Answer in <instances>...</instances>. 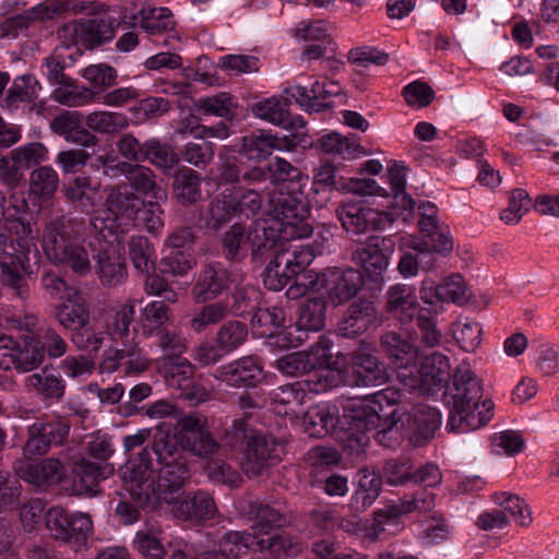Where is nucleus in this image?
I'll use <instances>...</instances> for the list:
<instances>
[{
  "label": "nucleus",
  "mask_w": 559,
  "mask_h": 559,
  "mask_svg": "<svg viewBox=\"0 0 559 559\" xmlns=\"http://www.w3.org/2000/svg\"><path fill=\"white\" fill-rule=\"evenodd\" d=\"M126 490L142 509H158L171 503L190 484L192 474L189 460L160 464L154 477L153 460L148 448L127 462L119 471Z\"/></svg>",
  "instance_id": "1"
},
{
  "label": "nucleus",
  "mask_w": 559,
  "mask_h": 559,
  "mask_svg": "<svg viewBox=\"0 0 559 559\" xmlns=\"http://www.w3.org/2000/svg\"><path fill=\"white\" fill-rule=\"evenodd\" d=\"M483 388L469 364L463 361L454 369L452 385L444 393L445 404L450 408L447 428L452 432L465 433L480 428L490 421L493 415V402L485 400L481 409L478 402Z\"/></svg>",
  "instance_id": "2"
},
{
  "label": "nucleus",
  "mask_w": 559,
  "mask_h": 559,
  "mask_svg": "<svg viewBox=\"0 0 559 559\" xmlns=\"http://www.w3.org/2000/svg\"><path fill=\"white\" fill-rule=\"evenodd\" d=\"M59 212L51 205L46 216L44 251L55 265L69 269L79 276H85L92 271V263L87 248L79 240L83 222Z\"/></svg>",
  "instance_id": "3"
},
{
  "label": "nucleus",
  "mask_w": 559,
  "mask_h": 559,
  "mask_svg": "<svg viewBox=\"0 0 559 559\" xmlns=\"http://www.w3.org/2000/svg\"><path fill=\"white\" fill-rule=\"evenodd\" d=\"M134 308L135 300L129 299L116 312L112 322L108 325L114 345L102 355L98 364L102 373L122 371L124 374H140L150 368L151 359L131 337L130 325L133 321Z\"/></svg>",
  "instance_id": "4"
},
{
  "label": "nucleus",
  "mask_w": 559,
  "mask_h": 559,
  "mask_svg": "<svg viewBox=\"0 0 559 559\" xmlns=\"http://www.w3.org/2000/svg\"><path fill=\"white\" fill-rule=\"evenodd\" d=\"M344 421L348 430L369 431L373 428H380L377 432V439L385 447L391 445V440L399 442L402 439L404 429L403 417L405 409L395 407L390 413H381L380 408L372 407L367 397L350 399L343 407Z\"/></svg>",
  "instance_id": "5"
},
{
  "label": "nucleus",
  "mask_w": 559,
  "mask_h": 559,
  "mask_svg": "<svg viewBox=\"0 0 559 559\" xmlns=\"http://www.w3.org/2000/svg\"><path fill=\"white\" fill-rule=\"evenodd\" d=\"M450 370L448 357L441 353H432L425 357L419 368L413 366L397 371V380L408 391L432 395L448 383Z\"/></svg>",
  "instance_id": "6"
},
{
  "label": "nucleus",
  "mask_w": 559,
  "mask_h": 559,
  "mask_svg": "<svg viewBox=\"0 0 559 559\" xmlns=\"http://www.w3.org/2000/svg\"><path fill=\"white\" fill-rule=\"evenodd\" d=\"M180 424L186 452L206 462L219 454L222 444L210 430L206 416L189 413L180 417Z\"/></svg>",
  "instance_id": "7"
},
{
  "label": "nucleus",
  "mask_w": 559,
  "mask_h": 559,
  "mask_svg": "<svg viewBox=\"0 0 559 559\" xmlns=\"http://www.w3.org/2000/svg\"><path fill=\"white\" fill-rule=\"evenodd\" d=\"M107 192L106 216L103 218V224L110 234H116L120 226L139 217L144 200L126 183L110 187Z\"/></svg>",
  "instance_id": "8"
},
{
  "label": "nucleus",
  "mask_w": 559,
  "mask_h": 559,
  "mask_svg": "<svg viewBox=\"0 0 559 559\" xmlns=\"http://www.w3.org/2000/svg\"><path fill=\"white\" fill-rule=\"evenodd\" d=\"M70 420L61 416L47 417L31 425L24 445L26 456H43L53 445H63L70 435Z\"/></svg>",
  "instance_id": "9"
},
{
  "label": "nucleus",
  "mask_w": 559,
  "mask_h": 559,
  "mask_svg": "<svg viewBox=\"0 0 559 559\" xmlns=\"http://www.w3.org/2000/svg\"><path fill=\"white\" fill-rule=\"evenodd\" d=\"M177 520L202 525L219 518L213 496L202 489L182 492L167 504Z\"/></svg>",
  "instance_id": "10"
},
{
  "label": "nucleus",
  "mask_w": 559,
  "mask_h": 559,
  "mask_svg": "<svg viewBox=\"0 0 559 559\" xmlns=\"http://www.w3.org/2000/svg\"><path fill=\"white\" fill-rule=\"evenodd\" d=\"M394 241L390 237L372 235L353 252V260L365 273L378 281L388 269L389 259L394 251Z\"/></svg>",
  "instance_id": "11"
},
{
  "label": "nucleus",
  "mask_w": 559,
  "mask_h": 559,
  "mask_svg": "<svg viewBox=\"0 0 559 559\" xmlns=\"http://www.w3.org/2000/svg\"><path fill=\"white\" fill-rule=\"evenodd\" d=\"M266 195L264 214L284 221L287 225L296 226L308 214V206L300 189L288 191L281 187L266 191Z\"/></svg>",
  "instance_id": "12"
},
{
  "label": "nucleus",
  "mask_w": 559,
  "mask_h": 559,
  "mask_svg": "<svg viewBox=\"0 0 559 559\" xmlns=\"http://www.w3.org/2000/svg\"><path fill=\"white\" fill-rule=\"evenodd\" d=\"M281 460L278 444L273 437L255 433L249 439L240 463L242 472L250 478L262 476Z\"/></svg>",
  "instance_id": "13"
},
{
  "label": "nucleus",
  "mask_w": 559,
  "mask_h": 559,
  "mask_svg": "<svg viewBox=\"0 0 559 559\" xmlns=\"http://www.w3.org/2000/svg\"><path fill=\"white\" fill-rule=\"evenodd\" d=\"M348 369L350 384L355 386L382 385L389 380L385 364L379 357L362 350L350 355Z\"/></svg>",
  "instance_id": "14"
},
{
  "label": "nucleus",
  "mask_w": 559,
  "mask_h": 559,
  "mask_svg": "<svg viewBox=\"0 0 559 559\" xmlns=\"http://www.w3.org/2000/svg\"><path fill=\"white\" fill-rule=\"evenodd\" d=\"M147 448L150 454L152 452L155 454L158 465L187 460L180 419L177 421L174 431L166 425H158Z\"/></svg>",
  "instance_id": "15"
},
{
  "label": "nucleus",
  "mask_w": 559,
  "mask_h": 559,
  "mask_svg": "<svg viewBox=\"0 0 559 559\" xmlns=\"http://www.w3.org/2000/svg\"><path fill=\"white\" fill-rule=\"evenodd\" d=\"M306 262L299 260L296 251H276L264 271V285L272 290H281L287 286L301 271Z\"/></svg>",
  "instance_id": "16"
},
{
  "label": "nucleus",
  "mask_w": 559,
  "mask_h": 559,
  "mask_svg": "<svg viewBox=\"0 0 559 559\" xmlns=\"http://www.w3.org/2000/svg\"><path fill=\"white\" fill-rule=\"evenodd\" d=\"M234 282L233 273L221 266L207 264L197 275L192 288L193 299L199 304L216 299Z\"/></svg>",
  "instance_id": "17"
},
{
  "label": "nucleus",
  "mask_w": 559,
  "mask_h": 559,
  "mask_svg": "<svg viewBox=\"0 0 559 559\" xmlns=\"http://www.w3.org/2000/svg\"><path fill=\"white\" fill-rule=\"evenodd\" d=\"M218 378L234 388L255 386L263 379V367L257 357L246 356L222 367Z\"/></svg>",
  "instance_id": "18"
},
{
  "label": "nucleus",
  "mask_w": 559,
  "mask_h": 559,
  "mask_svg": "<svg viewBox=\"0 0 559 559\" xmlns=\"http://www.w3.org/2000/svg\"><path fill=\"white\" fill-rule=\"evenodd\" d=\"M378 311L373 301L359 298L350 304L338 322V332L349 338L365 333L377 322Z\"/></svg>",
  "instance_id": "19"
},
{
  "label": "nucleus",
  "mask_w": 559,
  "mask_h": 559,
  "mask_svg": "<svg viewBox=\"0 0 559 559\" xmlns=\"http://www.w3.org/2000/svg\"><path fill=\"white\" fill-rule=\"evenodd\" d=\"M66 200L80 213L90 215L102 203L99 185L88 176H78L63 187Z\"/></svg>",
  "instance_id": "20"
},
{
  "label": "nucleus",
  "mask_w": 559,
  "mask_h": 559,
  "mask_svg": "<svg viewBox=\"0 0 559 559\" xmlns=\"http://www.w3.org/2000/svg\"><path fill=\"white\" fill-rule=\"evenodd\" d=\"M379 347L399 371L415 366L418 359V348L395 331L382 333L379 337Z\"/></svg>",
  "instance_id": "21"
},
{
  "label": "nucleus",
  "mask_w": 559,
  "mask_h": 559,
  "mask_svg": "<svg viewBox=\"0 0 559 559\" xmlns=\"http://www.w3.org/2000/svg\"><path fill=\"white\" fill-rule=\"evenodd\" d=\"M73 490L78 495H95L100 480L112 474L114 467L108 463H95L80 459L73 466Z\"/></svg>",
  "instance_id": "22"
},
{
  "label": "nucleus",
  "mask_w": 559,
  "mask_h": 559,
  "mask_svg": "<svg viewBox=\"0 0 559 559\" xmlns=\"http://www.w3.org/2000/svg\"><path fill=\"white\" fill-rule=\"evenodd\" d=\"M37 325V318L26 317L24 326L26 333L20 336L17 348V360L15 369L21 372H27L39 367L45 360L41 341L34 332Z\"/></svg>",
  "instance_id": "23"
},
{
  "label": "nucleus",
  "mask_w": 559,
  "mask_h": 559,
  "mask_svg": "<svg viewBox=\"0 0 559 559\" xmlns=\"http://www.w3.org/2000/svg\"><path fill=\"white\" fill-rule=\"evenodd\" d=\"M19 476L35 487H50L60 484L66 477V469L59 459L47 457L28 463L19 471Z\"/></svg>",
  "instance_id": "24"
},
{
  "label": "nucleus",
  "mask_w": 559,
  "mask_h": 559,
  "mask_svg": "<svg viewBox=\"0 0 559 559\" xmlns=\"http://www.w3.org/2000/svg\"><path fill=\"white\" fill-rule=\"evenodd\" d=\"M338 424V407L326 402L309 407L302 418L305 431L314 438H323L334 432Z\"/></svg>",
  "instance_id": "25"
},
{
  "label": "nucleus",
  "mask_w": 559,
  "mask_h": 559,
  "mask_svg": "<svg viewBox=\"0 0 559 559\" xmlns=\"http://www.w3.org/2000/svg\"><path fill=\"white\" fill-rule=\"evenodd\" d=\"M418 301L412 286L396 284L385 293V309L392 313L401 323L411 322L417 311Z\"/></svg>",
  "instance_id": "26"
},
{
  "label": "nucleus",
  "mask_w": 559,
  "mask_h": 559,
  "mask_svg": "<svg viewBox=\"0 0 559 559\" xmlns=\"http://www.w3.org/2000/svg\"><path fill=\"white\" fill-rule=\"evenodd\" d=\"M116 20L109 15H97L81 20L74 27L75 35L87 48L97 47L115 36Z\"/></svg>",
  "instance_id": "27"
},
{
  "label": "nucleus",
  "mask_w": 559,
  "mask_h": 559,
  "mask_svg": "<svg viewBox=\"0 0 559 559\" xmlns=\"http://www.w3.org/2000/svg\"><path fill=\"white\" fill-rule=\"evenodd\" d=\"M404 429L412 432L417 443L427 442L433 437L436 429L440 425V415L436 408L419 405L413 408V413L408 415L405 412L403 417Z\"/></svg>",
  "instance_id": "28"
},
{
  "label": "nucleus",
  "mask_w": 559,
  "mask_h": 559,
  "mask_svg": "<svg viewBox=\"0 0 559 559\" xmlns=\"http://www.w3.org/2000/svg\"><path fill=\"white\" fill-rule=\"evenodd\" d=\"M95 267L104 286L115 287L127 280L124 259L112 246L105 247L99 251Z\"/></svg>",
  "instance_id": "29"
},
{
  "label": "nucleus",
  "mask_w": 559,
  "mask_h": 559,
  "mask_svg": "<svg viewBox=\"0 0 559 559\" xmlns=\"http://www.w3.org/2000/svg\"><path fill=\"white\" fill-rule=\"evenodd\" d=\"M341 91L340 84L335 81L324 84L317 81L310 88L296 86L292 90H287L286 93L290 92V96L306 110L319 112L326 107L322 100L338 95Z\"/></svg>",
  "instance_id": "30"
},
{
  "label": "nucleus",
  "mask_w": 559,
  "mask_h": 559,
  "mask_svg": "<svg viewBox=\"0 0 559 559\" xmlns=\"http://www.w3.org/2000/svg\"><path fill=\"white\" fill-rule=\"evenodd\" d=\"M337 216L344 229L354 235L366 233L381 218L378 211L355 203L343 204L337 211Z\"/></svg>",
  "instance_id": "31"
},
{
  "label": "nucleus",
  "mask_w": 559,
  "mask_h": 559,
  "mask_svg": "<svg viewBox=\"0 0 559 559\" xmlns=\"http://www.w3.org/2000/svg\"><path fill=\"white\" fill-rule=\"evenodd\" d=\"M57 321L67 330L74 331L90 321L85 299L78 290H70V297L55 308Z\"/></svg>",
  "instance_id": "32"
},
{
  "label": "nucleus",
  "mask_w": 559,
  "mask_h": 559,
  "mask_svg": "<svg viewBox=\"0 0 559 559\" xmlns=\"http://www.w3.org/2000/svg\"><path fill=\"white\" fill-rule=\"evenodd\" d=\"M365 284L360 271L347 269L335 274L328 284V296L334 306H340L352 299Z\"/></svg>",
  "instance_id": "33"
},
{
  "label": "nucleus",
  "mask_w": 559,
  "mask_h": 559,
  "mask_svg": "<svg viewBox=\"0 0 559 559\" xmlns=\"http://www.w3.org/2000/svg\"><path fill=\"white\" fill-rule=\"evenodd\" d=\"M382 486L379 474L368 468L359 472L358 486L350 498L349 507L355 513L365 512L378 499Z\"/></svg>",
  "instance_id": "34"
},
{
  "label": "nucleus",
  "mask_w": 559,
  "mask_h": 559,
  "mask_svg": "<svg viewBox=\"0 0 559 559\" xmlns=\"http://www.w3.org/2000/svg\"><path fill=\"white\" fill-rule=\"evenodd\" d=\"M255 547L259 551H266L274 558L294 557L301 551V544L297 537L285 532L260 534L255 536Z\"/></svg>",
  "instance_id": "35"
},
{
  "label": "nucleus",
  "mask_w": 559,
  "mask_h": 559,
  "mask_svg": "<svg viewBox=\"0 0 559 559\" xmlns=\"http://www.w3.org/2000/svg\"><path fill=\"white\" fill-rule=\"evenodd\" d=\"M133 24L139 23L146 33L155 35L170 31L175 26L173 14L167 8H151L141 2V8L132 14Z\"/></svg>",
  "instance_id": "36"
},
{
  "label": "nucleus",
  "mask_w": 559,
  "mask_h": 559,
  "mask_svg": "<svg viewBox=\"0 0 559 559\" xmlns=\"http://www.w3.org/2000/svg\"><path fill=\"white\" fill-rule=\"evenodd\" d=\"M157 368L167 385L179 391L193 380L194 366L185 357L157 359Z\"/></svg>",
  "instance_id": "37"
},
{
  "label": "nucleus",
  "mask_w": 559,
  "mask_h": 559,
  "mask_svg": "<svg viewBox=\"0 0 559 559\" xmlns=\"http://www.w3.org/2000/svg\"><path fill=\"white\" fill-rule=\"evenodd\" d=\"M195 107L204 115H212L227 121H233L238 116L239 104L234 95L221 92L199 98Z\"/></svg>",
  "instance_id": "38"
},
{
  "label": "nucleus",
  "mask_w": 559,
  "mask_h": 559,
  "mask_svg": "<svg viewBox=\"0 0 559 559\" xmlns=\"http://www.w3.org/2000/svg\"><path fill=\"white\" fill-rule=\"evenodd\" d=\"M173 188L175 198L183 205L201 200V176L191 168H182L175 174Z\"/></svg>",
  "instance_id": "39"
},
{
  "label": "nucleus",
  "mask_w": 559,
  "mask_h": 559,
  "mask_svg": "<svg viewBox=\"0 0 559 559\" xmlns=\"http://www.w3.org/2000/svg\"><path fill=\"white\" fill-rule=\"evenodd\" d=\"M326 302L322 297L306 299L299 308V316L296 322L300 331H321L325 325Z\"/></svg>",
  "instance_id": "40"
},
{
  "label": "nucleus",
  "mask_w": 559,
  "mask_h": 559,
  "mask_svg": "<svg viewBox=\"0 0 559 559\" xmlns=\"http://www.w3.org/2000/svg\"><path fill=\"white\" fill-rule=\"evenodd\" d=\"M96 95V92L78 85L72 78H69L53 91L52 98L63 106L81 107L94 102Z\"/></svg>",
  "instance_id": "41"
},
{
  "label": "nucleus",
  "mask_w": 559,
  "mask_h": 559,
  "mask_svg": "<svg viewBox=\"0 0 559 559\" xmlns=\"http://www.w3.org/2000/svg\"><path fill=\"white\" fill-rule=\"evenodd\" d=\"M247 241L251 247L253 259H262L267 253L275 255L277 249V235L273 228H267L264 224L255 223L247 234Z\"/></svg>",
  "instance_id": "42"
},
{
  "label": "nucleus",
  "mask_w": 559,
  "mask_h": 559,
  "mask_svg": "<svg viewBox=\"0 0 559 559\" xmlns=\"http://www.w3.org/2000/svg\"><path fill=\"white\" fill-rule=\"evenodd\" d=\"M131 188L143 195H148L154 200H166V190L155 181V175L152 169L141 165H133L128 176Z\"/></svg>",
  "instance_id": "43"
},
{
  "label": "nucleus",
  "mask_w": 559,
  "mask_h": 559,
  "mask_svg": "<svg viewBox=\"0 0 559 559\" xmlns=\"http://www.w3.org/2000/svg\"><path fill=\"white\" fill-rule=\"evenodd\" d=\"M277 138L262 131L245 135L241 139L240 152L249 159H264L270 156L274 150L280 148Z\"/></svg>",
  "instance_id": "44"
},
{
  "label": "nucleus",
  "mask_w": 559,
  "mask_h": 559,
  "mask_svg": "<svg viewBox=\"0 0 559 559\" xmlns=\"http://www.w3.org/2000/svg\"><path fill=\"white\" fill-rule=\"evenodd\" d=\"M10 261L0 262V276L5 286L11 288L14 294L21 298L26 299L29 294V288L23 273L26 266L21 257H17V263L13 261L12 257L8 258Z\"/></svg>",
  "instance_id": "45"
},
{
  "label": "nucleus",
  "mask_w": 559,
  "mask_h": 559,
  "mask_svg": "<svg viewBox=\"0 0 559 559\" xmlns=\"http://www.w3.org/2000/svg\"><path fill=\"white\" fill-rule=\"evenodd\" d=\"M247 338V324L239 320H228L218 328L214 342L218 344L223 353L228 354L245 344Z\"/></svg>",
  "instance_id": "46"
},
{
  "label": "nucleus",
  "mask_w": 559,
  "mask_h": 559,
  "mask_svg": "<svg viewBox=\"0 0 559 559\" xmlns=\"http://www.w3.org/2000/svg\"><path fill=\"white\" fill-rule=\"evenodd\" d=\"M86 127L97 133L115 134L129 126L128 118L120 114L107 110H96L86 116Z\"/></svg>",
  "instance_id": "47"
},
{
  "label": "nucleus",
  "mask_w": 559,
  "mask_h": 559,
  "mask_svg": "<svg viewBox=\"0 0 559 559\" xmlns=\"http://www.w3.org/2000/svg\"><path fill=\"white\" fill-rule=\"evenodd\" d=\"M318 383H314V386L311 385L310 381H297L295 383H289L277 388L273 391V400L280 404L284 405H300L304 403V399L306 397L307 391H321L326 389V384L321 382V377L317 373L314 374Z\"/></svg>",
  "instance_id": "48"
},
{
  "label": "nucleus",
  "mask_w": 559,
  "mask_h": 559,
  "mask_svg": "<svg viewBox=\"0 0 559 559\" xmlns=\"http://www.w3.org/2000/svg\"><path fill=\"white\" fill-rule=\"evenodd\" d=\"M222 254L228 261H241L246 258L247 251L245 245L247 242L246 228L242 224L236 223L231 225L221 236Z\"/></svg>",
  "instance_id": "49"
},
{
  "label": "nucleus",
  "mask_w": 559,
  "mask_h": 559,
  "mask_svg": "<svg viewBox=\"0 0 559 559\" xmlns=\"http://www.w3.org/2000/svg\"><path fill=\"white\" fill-rule=\"evenodd\" d=\"M26 384L46 399L60 400L66 390L64 381L47 370L27 377Z\"/></svg>",
  "instance_id": "50"
},
{
  "label": "nucleus",
  "mask_w": 559,
  "mask_h": 559,
  "mask_svg": "<svg viewBox=\"0 0 559 559\" xmlns=\"http://www.w3.org/2000/svg\"><path fill=\"white\" fill-rule=\"evenodd\" d=\"M252 328L262 337H271L285 324V312L280 307L259 308L251 319Z\"/></svg>",
  "instance_id": "51"
},
{
  "label": "nucleus",
  "mask_w": 559,
  "mask_h": 559,
  "mask_svg": "<svg viewBox=\"0 0 559 559\" xmlns=\"http://www.w3.org/2000/svg\"><path fill=\"white\" fill-rule=\"evenodd\" d=\"M255 435L254 429L249 424V416L246 414L241 418L234 419L231 425L224 428L221 436L222 449L236 450L245 442L248 443Z\"/></svg>",
  "instance_id": "52"
},
{
  "label": "nucleus",
  "mask_w": 559,
  "mask_h": 559,
  "mask_svg": "<svg viewBox=\"0 0 559 559\" xmlns=\"http://www.w3.org/2000/svg\"><path fill=\"white\" fill-rule=\"evenodd\" d=\"M441 302L465 306L472 293L460 273H452L440 281Z\"/></svg>",
  "instance_id": "53"
},
{
  "label": "nucleus",
  "mask_w": 559,
  "mask_h": 559,
  "mask_svg": "<svg viewBox=\"0 0 559 559\" xmlns=\"http://www.w3.org/2000/svg\"><path fill=\"white\" fill-rule=\"evenodd\" d=\"M58 185V174L49 166H40L31 173L29 192L40 199H50L57 191Z\"/></svg>",
  "instance_id": "54"
},
{
  "label": "nucleus",
  "mask_w": 559,
  "mask_h": 559,
  "mask_svg": "<svg viewBox=\"0 0 559 559\" xmlns=\"http://www.w3.org/2000/svg\"><path fill=\"white\" fill-rule=\"evenodd\" d=\"M229 314V306L226 302H211L203 306L190 320V328L201 333L209 326L217 324Z\"/></svg>",
  "instance_id": "55"
},
{
  "label": "nucleus",
  "mask_w": 559,
  "mask_h": 559,
  "mask_svg": "<svg viewBox=\"0 0 559 559\" xmlns=\"http://www.w3.org/2000/svg\"><path fill=\"white\" fill-rule=\"evenodd\" d=\"M145 162L162 169H171L179 163V156L170 145L152 138L145 141Z\"/></svg>",
  "instance_id": "56"
},
{
  "label": "nucleus",
  "mask_w": 559,
  "mask_h": 559,
  "mask_svg": "<svg viewBox=\"0 0 559 559\" xmlns=\"http://www.w3.org/2000/svg\"><path fill=\"white\" fill-rule=\"evenodd\" d=\"M435 506V495L425 488L405 497L400 503L391 506V514L401 516L412 512L423 513L431 511Z\"/></svg>",
  "instance_id": "57"
},
{
  "label": "nucleus",
  "mask_w": 559,
  "mask_h": 559,
  "mask_svg": "<svg viewBox=\"0 0 559 559\" xmlns=\"http://www.w3.org/2000/svg\"><path fill=\"white\" fill-rule=\"evenodd\" d=\"M128 248L133 266L142 273H148L154 264V248L151 241L144 236H133Z\"/></svg>",
  "instance_id": "58"
},
{
  "label": "nucleus",
  "mask_w": 559,
  "mask_h": 559,
  "mask_svg": "<svg viewBox=\"0 0 559 559\" xmlns=\"http://www.w3.org/2000/svg\"><path fill=\"white\" fill-rule=\"evenodd\" d=\"M255 546V536L246 532L229 531L218 542V551L228 559L238 558Z\"/></svg>",
  "instance_id": "59"
},
{
  "label": "nucleus",
  "mask_w": 559,
  "mask_h": 559,
  "mask_svg": "<svg viewBox=\"0 0 559 559\" xmlns=\"http://www.w3.org/2000/svg\"><path fill=\"white\" fill-rule=\"evenodd\" d=\"M252 112L260 119L281 126L287 123V115L289 111L285 100L271 97L254 104L252 106Z\"/></svg>",
  "instance_id": "60"
},
{
  "label": "nucleus",
  "mask_w": 559,
  "mask_h": 559,
  "mask_svg": "<svg viewBox=\"0 0 559 559\" xmlns=\"http://www.w3.org/2000/svg\"><path fill=\"white\" fill-rule=\"evenodd\" d=\"M155 345L164 353L158 359L182 358L187 349V342L175 330H158L155 333Z\"/></svg>",
  "instance_id": "61"
},
{
  "label": "nucleus",
  "mask_w": 559,
  "mask_h": 559,
  "mask_svg": "<svg viewBox=\"0 0 559 559\" xmlns=\"http://www.w3.org/2000/svg\"><path fill=\"white\" fill-rule=\"evenodd\" d=\"M204 472L216 484L238 487L242 481L240 474L231 465L217 456L206 462Z\"/></svg>",
  "instance_id": "62"
},
{
  "label": "nucleus",
  "mask_w": 559,
  "mask_h": 559,
  "mask_svg": "<svg viewBox=\"0 0 559 559\" xmlns=\"http://www.w3.org/2000/svg\"><path fill=\"white\" fill-rule=\"evenodd\" d=\"M495 501L501 507L500 510H503L504 514H510L519 525L525 527L532 522L527 506L520 497L500 492L495 495Z\"/></svg>",
  "instance_id": "63"
},
{
  "label": "nucleus",
  "mask_w": 559,
  "mask_h": 559,
  "mask_svg": "<svg viewBox=\"0 0 559 559\" xmlns=\"http://www.w3.org/2000/svg\"><path fill=\"white\" fill-rule=\"evenodd\" d=\"M133 548L144 557L164 559L166 551L153 530H141L135 533Z\"/></svg>",
  "instance_id": "64"
}]
</instances>
